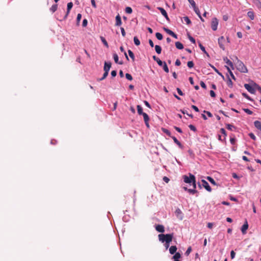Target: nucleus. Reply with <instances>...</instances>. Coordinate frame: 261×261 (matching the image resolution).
I'll return each mask as SVG.
<instances>
[{"instance_id": "f257e3e1", "label": "nucleus", "mask_w": 261, "mask_h": 261, "mask_svg": "<svg viewBox=\"0 0 261 261\" xmlns=\"http://www.w3.org/2000/svg\"><path fill=\"white\" fill-rule=\"evenodd\" d=\"M158 237L159 240L162 243L165 242L166 244H170L172 240L173 234H160Z\"/></svg>"}, {"instance_id": "f03ea898", "label": "nucleus", "mask_w": 261, "mask_h": 261, "mask_svg": "<svg viewBox=\"0 0 261 261\" xmlns=\"http://www.w3.org/2000/svg\"><path fill=\"white\" fill-rule=\"evenodd\" d=\"M184 181L187 184H192L193 187L196 188V179L194 175L190 173L189 176L187 175H184L182 176Z\"/></svg>"}, {"instance_id": "7ed1b4c3", "label": "nucleus", "mask_w": 261, "mask_h": 261, "mask_svg": "<svg viewBox=\"0 0 261 261\" xmlns=\"http://www.w3.org/2000/svg\"><path fill=\"white\" fill-rule=\"evenodd\" d=\"M236 58L237 59V62L236 63L237 69L241 72L247 73L248 72V70L246 66L241 61L238 60L237 57H236Z\"/></svg>"}, {"instance_id": "20e7f679", "label": "nucleus", "mask_w": 261, "mask_h": 261, "mask_svg": "<svg viewBox=\"0 0 261 261\" xmlns=\"http://www.w3.org/2000/svg\"><path fill=\"white\" fill-rule=\"evenodd\" d=\"M218 24V20L217 18L214 17L212 19L211 22V27L213 31H216L217 29Z\"/></svg>"}, {"instance_id": "39448f33", "label": "nucleus", "mask_w": 261, "mask_h": 261, "mask_svg": "<svg viewBox=\"0 0 261 261\" xmlns=\"http://www.w3.org/2000/svg\"><path fill=\"white\" fill-rule=\"evenodd\" d=\"M225 39L223 36H221L218 39V43L219 45V46L221 48H222L223 50L225 49Z\"/></svg>"}, {"instance_id": "423d86ee", "label": "nucleus", "mask_w": 261, "mask_h": 261, "mask_svg": "<svg viewBox=\"0 0 261 261\" xmlns=\"http://www.w3.org/2000/svg\"><path fill=\"white\" fill-rule=\"evenodd\" d=\"M244 87L248 92H249L251 94H254L255 92V90L254 88H253L249 84H244Z\"/></svg>"}, {"instance_id": "0eeeda50", "label": "nucleus", "mask_w": 261, "mask_h": 261, "mask_svg": "<svg viewBox=\"0 0 261 261\" xmlns=\"http://www.w3.org/2000/svg\"><path fill=\"white\" fill-rule=\"evenodd\" d=\"M202 186L208 192H211L212 189L208 182L204 179L201 180Z\"/></svg>"}, {"instance_id": "6e6552de", "label": "nucleus", "mask_w": 261, "mask_h": 261, "mask_svg": "<svg viewBox=\"0 0 261 261\" xmlns=\"http://www.w3.org/2000/svg\"><path fill=\"white\" fill-rule=\"evenodd\" d=\"M158 9L160 10L161 14L165 17L166 20L169 21V18L168 17L167 13L165 10L161 7H158Z\"/></svg>"}, {"instance_id": "1a4fd4ad", "label": "nucleus", "mask_w": 261, "mask_h": 261, "mask_svg": "<svg viewBox=\"0 0 261 261\" xmlns=\"http://www.w3.org/2000/svg\"><path fill=\"white\" fill-rule=\"evenodd\" d=\"M248 228V224L247 221H245L243 225L242 226L241 228V231L243 234L246 233V230Z\"/></svg>"}, {"instance_id": "9d476101", "label": "nucleus", "mask_w": 261, "mask_h": 261, "mask_svg": "<svg viewBox=\"0 0 261 261\" xmlns=\"http://www.w3.org/2000/svg\"><path fill=\"white\" fill-rule=\"evenodd\" d=\"M115 19H116L115 25L116 26H120L122 24V21H121V17L119 14L116 16Z\"/></svg>"}, {"instance_id": "9b49d317", "label": "nucleus", "mask_w": 261, "mask_h": 261, "mask_svg": "<svg viewBox=\"0 0 261 261\" xmlns=\"http://www.w3.org/2000/svg\"><path fill=\"white\" fill-rule=\"evenodd\" d=\"M111 67V62H105V66L103 68V70L106 72H109Z\"/></svg>"}, {"instance_id": "f8f14e48", "label": "nucleus", "mask_w": 261, "mask_h": 261, "mask_svg": "<svg viewBox=\"0 0 261 261\" xmlns=\"http://www.w3.org/2000/svg\"><path fill=\"white\" fill-rule=\"evenodd\" d=\"M72 7H73V4H72V2H70V3H68V4H67V13H66V15L64 17V19H65L67 17V16H68V14L69 13L71 8H72Z\"/></svg>"}, {"instance_id": "ddd939ff", "label": "nucleus", "mask_w": 261, "mask_h": 261, "mask_svg": "<svg viewBox=\"0 0 261 261\" xmlns=\"http://www.w3.org/2000/svg\"><path fill=\"white\" fill-rule=\"evenodd\" d=\"M155 229L158 232H162V233H163L165 231L164 227L162 225H160V224L157 225L155 226Z\"/></svg>"}, {"instance_id": "4468645a", "label": "nucleus", "mask_w": 261, "mask_h": 261, "mask_svg": "<svg viewBox=\"0 0 261 261\" xmlns=\"http://www.w3.org/2000/svg\"><path fill=\"white\" fill-rule=\"evenodd\" d=\"M152 58L155 61L157 62L160 66H162L163 65V62L159 58L156 57L155 56H153Z\"/></svg>"}, {"instance_id": "2eb2a0df", "label": "nucleus", "mask_w": 261, "mask_h": 261, "mask_svg": "<svg viewBox=\"0 0 261 261\" xmlns=\"http://www.w3.org/2000/svg\"><path fill=\"white\" fill-rule=\"evenodd\" d=\"M177 250V247L176 246H171L169 248V252L171 254H174Z\"/></svg>"}, {"instance_id": "dca6fc26", "label": "nucleus", "mask_w": 261, "mask_h": 261, "mask_svg": "<svg viewBox=\"0 0 261 261\" xmlns=\"http://www.w3.org/2000/svg\"><path fill=\"white\" fill-rule=\"evenodd\" d=\"M223 60L226 62V63L230 66L232 69H233V64L232 63V62L231 61H230L227 58H224L223 59Z\"/></svg>"}, {"instance_id": "f3484780", "label": "nucleus", "mask_w": 261, "mask_h": 261, "mask_svg": "<svg viewBox=\"0 0 261 261\" xmlns=\"http://www.w3.org/2000/svg\"><path fill=\"white\" fill-rule=\"evenodd\" d=\"M113 58H114V60L115 61V62L116 63H117V64H120V65H122L123 64V62L122 61L121 62H118L119 58H118V55L116 54H113Z\"/></svg>"}, {"instance_id": "a211bd4d", "label": "nucleus", "mask_w": 261, "mask_h": 261, "mask_svg": "<svg viewBox=\"0 0 261 261\" xmlns=\"http://www.w3.org/2000/svg\"><path fill=\"white\" fill-rule=\"evenodd\" d=\"M254 126L255 127L261 130V122L258 120H256V121H255L254 122Z\"/></svg>"}, {"instance_id": "6ab92c4d", "label": "nucleus", "mask_w": 261, "mask_h": 261, "mask_svg": "<svg viewBox=\"0 0 261 261\" xmlns=\"http://www.w3.org/2000/svg\"><path fill=\"white\" fill-rule=\"evenodd\" d=\"M175 46L178 49H182L184 48V45L180 42H176Z\"/></svg>"}, {"instance_id": "aec40b11", "label": "nucleus", "mask_w": 261, "mask_h": 261, "mask_svg": "<svg viewBox=\"0 0 261 261\" xmlns=\"http://www.w3.org/2000/svg\"><path fill=\"white\" fill-rule=\"evenodd\" d=\"M171 138L173 140L174 143H175L179 147H182V145L180 142L176 139L174 136H172Z\"/></svg>"}, {"instance_id": "412c9836", "label": "nucleus", "mask_w": 261, "mask_h": 261, "mask_svg": "<svg viewBox=\"0 0 261 261\" xmlns=\"http://www.w3.org/2000/svg\"><path fill=\"white\" fill-rule=\"evenodd\" d=\"M247 16L249 17L251 20H253L254 19V13L252 11H249L247 13Z\"/></svg>"}, {"instance_id": "4be33fe9", "label": "nucleus", "mask_w": 261, "mask_h": 261, "mask_svg": "<svg viewBox=\"0 0 261 261\" xmlns=\"http://www.w3.org/2000/svg\"><path fill=\"white\" fill-rule=\"evenodd\" d=\"M193 188V189H189V190H188V192L193 195L198 193V191L196 190V188H194V187Z\"/></svg>"}, {"instance_id": "5701e85b", "label": "nucleus", "mask_w": 261, "mask_h": 261, "mask_svg": "<svg viewBox=\"0 0 261 261\" xmlns=\"http://www.w3.org/2000/svg\"><path fill=\"white\" fill-rule=\"evenodd\" d=\"M155 50L156 52L157 53V54H160L162 51V48L160 46H159L158 45H156L155 46Z\"/></svg>"}, {"instance_id": "b1692460", "label": "nucleus", "mask_w": 261, "mask_h": 261, "mask_svg": "<svg viewBox=\"0 0 261 261\" xmlns=\"http://www.w3.org/2000/svg\"><path fill=\"white\" fill-rule=\"evenodd\" d=\"M137 108L138 113L139 115H142V114L144 113V112H143L142 108L141 106L138 105L137 106Z\"/></svg>"}, {"instance_id": "393cba45", "label": "nucleus", "mask_w": 261, "mask_h": 261, "mask_svg": "<svg viewBox=\"0 0 261 261\" xmlns=\"http://www.w3.org/2000/svg\"><path fill=\"white\" fill-rule=\"evenodd\" d=\"M58 8V5L57 4L53 5L50 8V10L52 13H54Z\"/></svg>"}, {"instance_id": "a878e982", "label": "nucleus", "mask_w": 261, "mask_h": 261, "mask_svg": "<svg viewBox=\"0 0 261 261\" xmlns=\"http://www.w3.org/2000/svg\"><path fill=\"white\" fill-rule=\"evenodd\" d=\"M162 66H163V68L164 70L166 73H168L169 72V68H168V67L166 62H164L163 64V65Z\"/></svg>"}, {"instance_id": "bb28decb", "label": "nucleus", "mask_w": 261, "mask_h": 261, "mask_svg": "<svg viewBox=\"0 0 261 261\" xmlns=\"http://www.w3.org/2000/svg\"><path fill=\"white\" fill-rule=\"evenodd\" d=\"M143 116L144 120L145 122H146V121H149V118L148 115L146 113H144L142 114Z\"/></svg>"}, {"instance_id": "cd10ccee", "label": "nucleus", "mask_w": 261, "mask_h": 261, "mask_svg": "<svg viewBox=\"0 0 261 261\" xmlns=\"http://www.w3.org/2000/svg\"><path fill=\"white\" fill-rule=\"evenodd\" d=\"M134 43L137 46H139V45H140V41L136 36L134 37Z\"/></svg>"}, {"instance_id": "c85d7f7f", "label": "nucleus", "mask_w": 261, "mask_h": 261, "mask_svg": "<svg viewBox=\"0 0 261 261\" xmlns=\"http://www.w3.org/2000/svg\"><path fill=\"white\" fill-rule=\"evenodd\" d=\"M226 67L227 68V70L228 73H229L230 75L232 77V79L235 80H236L235 76L233 75V74L232 72V71H231L230 69L228 67H227V66H226Z\"/></svg>"}, {"instance_id": "c756f323", "label": "nucleus", "mask_w": 261, "mask_h": 261, "mask_svg": "<svg viewBox=\"0 0 261 261\" xmlns=\"http://www.w3.org/2000/svg\"><path fill=\"white\" fill-rule=\"evenodd\" d=\"M206 178L212 184L214 185H216V182L212 177L210 176H207Z\"/></svg>"}, {"instance_id": "7c9ffc66", "label": "nucleus", "mask_w": 261, "mask_h": 261, "mask_svg": "<svg viewBox=\"0 0 261 261\" xmlns=\"http://www.w3.org/2000/svg\"><path fill=\"white\" fill-rule=\"evenodd\" d=\"M128 55L132 60L134 61L135 60V56L133 52L131 50H128Z\"/></svg>"}, {"instance_id": "2f4dec72", "label": "nucleus", "mask_w": 261, "mask_h": 261, "mask_svg": "<svg viewBox=\"0 0 261 261\" xmlns=\"http://www.w3.org/2000/svg\"><path fill=\"white\" fill-rule=\"evenodd\" d=\"M100 39L105 46H106L107 47H109L108 43L105 38L103 37H100Z\"/></svg>"}, {"instance_id": "473e14b6", "label": "nucleus", "mask_w": 261, "mask_h": 261, "mask_svg": "<svg viewBox=\"0 0 261 261\" xmlns=\"http://www.w3.org/2000/svg\"><path fill=\"white\" fill-rule=\"evenodd\" d=\"M125 12L127 14H131L133 12V10L130 7H126L125 9Z\"/></svg>"}, {"instance_id": "72a5a7b5", "label": "nucleus", "mask_w": 261, "mask_h": 261, "mask_svg": "<svg viewBox=\"0 0 261 261\" xmlns=\"http://www.w3.org/2000/svg\"><path fill=\"white\" fill-rule=\"evenodd\" d=\"M181 257V255L179 252H175L173 256L174 259H178Z\"/></svg>"}, {"instance_id": "f704fd0d", "label": "nucleus", "mask_w": 261, "mask_h": 261, "mask_svg": "<svg viewBox=\"0 0 261 261\" xmlns=\"http://www.w3.org/2000/svg\"><path fill=\"white\" fill-rule=\"evenodd\" d=\"M193 9H194V10L195 11V12L196 13V14L198 16H200V11L199 10V9L196 7V6H195V7H193Z\"/></svg>"}, {"instance_id": "c9c22d12", "label": "nucleus", "mask_w": 261, "mask_h": 261, "mask_svg": "<svg viewBox=\"0 0 261 261\" xmlns=\"http://www.w3.org/2000/svg\"><path fill=\"white\" fill-rule=\"evenodd\" d=\"M155 36L159 40H161L163 39V35L160 33H156L155 34Z\"/></svg>"}, {"instance_id": "e433bc0d", "label": "nucleus", "mask_w": 261, "mask_h": 261, "mask_svg": "<svg viewBox=\"0 0 261 261\" xmlns=\"http://www.w3.org/2000/svg\"><path fill=\"white\" fill-rule=\"evenodd\" d=\"M82 18V15L81 14H78L76 17V22L77 24L79 25V23L80 22L81 19Z\"/></svg>"}, {"instance_id": "4c0bfd02", "label": "nucleus", "mask_w": 261, "mask_h": 261, "mask_svg": "<svg viewBox=\"0 0 261 261\" xmlns=\"http://www.w3.org/2000/svg\"><path fill=\"white\" fill-rule=\"evenodd\" d=\"M162 129H163V132H164V133H165L167 135H168V136L171 137H172V136H171V134L169 130H168V129H165V128H162Z\"/></svg>"}, {"instance_id": "58836bf2", "label": "nucleus", "mask_w": 261, "mask_h": 261, "mask_svg": "<svg viewBox=\"0 0 261 261\" xmlns=\"http://www.w3.org/2000/svg\"><path fill=\"white\" fill-rule=\"evenodd\" d=\"M120 49L121 51H122V52H123V53H124V55H125V58H126V59H127V60H129L128 57V56H127V54H126V52H125V51L124 50V48L123 47V46H121V47H120Z\"/></svg>"}, {"instance_id": "ea45409f", "label": "nucleus", "mask_w": 261, "mask_h": 261, "mask_svg": "<svg viewBox=\"0 0 261 261\" xmlns=\"http://www.w3.org/2000/svg\"><path fill=\"white\" fill-rule=\"evenodd\" d=\"M220 132L222 134H223L224 135V139H225L227 134H226V132L225 130V129L223 128H221Z\"/></svg>"}, {"instance_id": "a19ab883", "label": "nucleus", "mask_w": 261, "mask_h": 261, "mask_svg": "<svg viewBox=\"0 0 261 261\" xmlns=\"http://www.w3.org/2000/svg\"><path fill=\"white\" fill-rule=\"evenodd\" d=\"M184 19L186 22L187 24H190L191 23V21L188 17H187V16L184 17Z\"/></svg>"}, {"instance_id": "79ce46f5", "label": "nucleus", "mask_w": 261, "mask_h": 261, "mask_svg": "<svg viewBox=\"0 0 261 261\" xmlns=\"http://www.w3.org/2000/svg\"><path fill=\"white\" fill-rule=\"evenodd\" d=\"M226 128L230 130H232L233 128H235V127L233 125L230 124H227L226 125Z\"/></svg>"}, {"instance_id": "37998d69", "label": "nucleus", "mask_w": 261, "mask_h": 261, "mask_svg": "<svg viewBox=\"0 0 261 261\" xmlns=\"http://www.w3.org/2000/svg\"><path fill=\"white\" fill-rule=\"evenodd\" d=\"M125 77L129 81L133 80V77H132V75L129 73H126Z\"/></svg>"}, {"instance_id": "c03bdc74", "label": "nucleus", "mask_w": 261, "mask_h": 261, "mask_svg": "<svg viewBox=\"0 0 261 261\" xmlns=\"http://www.w3.org/2000/svg\"><path fill=\"white\" fill-rule=\"evenodd\" d=\"M164 30L169 35H171V34L173 32L171 30H169V29L164 28Z\"/></svg>"}, {"instance_id": "a18cd8bd", "label": "nucleus", "mask_w": 261, "mask_h": 261, "mask_svg": "<svg viewBox=\"0 0 261 261\" xmlns=\"http://www.w3.org/2000/svg\"><path fill=\"white\" fill-rule=\"evenodd\" d=\"M199 46L200 49H201V50H202L205 54L208 55L207 52L206 51V50L205 49L204 47L200 43H199Z\"/></svg>"}, {"instance_id": "49530a36", "label": "nucleus", "mask_w": 261, "mask_h": 261, "mask_svg": "<svg viewBox=\"0 0 261 261\" xmlns=\"http://www.w3.org/2000/svg\"><path fill=\"white\" fill-rule=\"evenodd\" d=\"M187 66L190 68H191L194 66V63L193 62V61H188L187 63Z\"/></svg>"}, {"instance_id": "de8ad7c7", "label": "nucleus", "mask_w": 261, "mask_h": 261, "mask_svg": "<svg viewBox=\"0 0 261 261\" xmlns=\"http://www.w3.org/2000/svg\"><path fill=\"white\" fill-rule=\"evenodd\" d=\"M243 111L249 115H251L253 113V112L248 109H243Z\"/></svg>"}, {"instance_id": "09e8293b", "label": "nucleus", "mask_w": 261, "mask_h": 261, "mask_svg": "<svg viewBox=\"0 0 261 261\" xmlns=\"http://www.w3.org/2000/svg\"><path fill=\"white\" fill-rule=\"evenodd\" d=\"M227 84L228 87H232V82L231 81L230 79L229 78V77H228V79L227 80Z\"/></svg>"}, {"instance_id": "8fccbe9b", "label": "nucleus", "mask_w": 261, "mask_h": 261, "mask_svg": "<svg viewBox=\"0 0 261 261\" xmlns=\"http://www.w3.org/2000/svg\"><path fill=\"white\" fill-rule=\"evenodd\" d=\"M191 251H192L191 247H188V248L187 249V251L185 252V254L186 255H189V254L191 253Z\"/></svg>"}, {"instance_id": "3c124183", "label": "nucleus", "mask_w": 261, "mask_h": 261, "mask_svg": "<svg viewBox=\"0 0 261 261\" xmlns=\"http://www.w3.org/2000/svg\"><path fill=\"white\" fill-rule=\"evenodd\" d=\"M189 127L190 128V129L191 130H192L194 132L196 131V128L193 125H192V124L189 125Z\"/></svg>"}, {"instance_id": "603ef678", "label": "nucleus", "mask_w": 261, "mask_h": 261, "mask_svg": "<svg viewBox=\"0 0 261 261\" xmlns=\"http://www.w3.org/2000/svg\"><path fill=\"white\" fill-rule=\"evenodd\" d=\"M189 2L190 3V4L192 5V6L193 7H195L196 4L194 0H188Z\"/></svg>"}, {"instance_id": "864d4df0", "label": "nucleus", "mask_w": 261, "mask_h": 261, "mask_svg": "<svg viewBox=\"0 0 261 261\" xmlns=\"http://www.w3.org/2000/svg\"><path fill=\"white\" fill-rule=\"evenodd\" d=\"M176 90H177V91L178 93L180 95H181V96L184 95V93L182 92V91L181 90V89H180V88H176Z\"/></svg>"}, {"instance_id": "5fc2aeb1", "label": "nucleus", "mask_w": 261, "mask_h": 261, "mask_svg": "<svg viewBox=\"0 0 261 261\" xmlns=\"http://www.w3.org/2000/svg\"><path fill=\"white\" fill-rule=\"evenodd\" d=\"M236 253L233 250L231 251L230 252V257L231 259H233L235 257Z\"/></svg>"}, {"instance_id": "6e6d98bb", "label": "nucleus", "mask_w": 261, "mask_h": 261, "mask_svg": "<svg viewBox=\"0 0 261 261\" xmlns=\"http://www.w3.org/2000/svg\"><path fill=\"white\" fill-rule=\"evenodd\" d=\"M87 23H88V21H87V20L86 19H84L83 20V24H82L83 26L84 27H86V26L87 25Z\"/></svg>"}, {"instance_id": "4d7b16f0", "label": "nucleus", "mask_w": 261, "mask_h": 261, "mask_svg": "<svg viewBox=\"0 0 261 261\" xmlns=\"http://www.w3.org/2000/svg\"><path fill=\"white\" fill-rule=\"evenodd\" d=\"M120 30H121V34H122V36L123 37H125L126 34H125V32L124 29L123 28H121Z\"/></svg>"}, {"instance_id": "13d9d810", "label": "nucleus", "mask_w": 261, "mask_h": 261, "mask_svg": "<svg viewBox=\"0 0 261 261\" xmlns=\"http://www.w3.org/2000/svg\"><path fill=\"white\" fill-rule=\"evenodd\" d=\"M200 86H201L202 88H203L204 89H206V85L205 84V83L203 81H201L200 82Z\"/></svg>"}, {"instance_id": "bf43d9fd", "label": "nucleus", "mask_w": 261, "mask_h": 261, "mask_svg": "<svg viewBox=\"0 0 261 261\" xmlns=\"http://www.w3.org/2000/svg\"><path fill=\"white\" fill-rule=\"evenodd\" d=\"M111 75L112 76V77H115L116 76V74H117V72L116 70H113L111 71Z\"/></svg>"}, {"instance_id": "052dcab7", "label": "nucleus", "mask_w": 261, "mask_h": 261, "mask_svg": "<svg viewBox=\"0 0 261 261\" xmlns=\"http://www.w3.org/2000/svg\"><path fill=\"white\" fill-rule=\"evenodd\" d=\"M91 4L92 6L96 8V5L95 0H91Z\"/></svg>"}, {"instance_id": "680f3d73", "label": "nucleus", "mask_w": 261, "mask_h": 261, "mask_svg": "<svg viewBox=\"0 0 261 261\" xmlns=\"http://www.w3.org/2000/svg\"><path fill=\"white\" fill-rule=\"evenodd\" d=\"M204 113H206L209 117H212L213 116L212 113L209 111H204Z\"/></svg>"}, {"instance_id": "e2e57ef3", "label": "nucleus", "mask_w": 261, "mask_h": 261, "mask_svg": "<svg viewBox=\"0 0 261 261\" xmlns=\"http://www.w3.org/2000/svg\"><path fill=\"white\" fill-rule=\"evenodd\" d=\"M230 142L231 144H234V143L236 142V139L234 138H231L230 139Z\"/></svg>"}, {"instance_id": "0e129e2a", "label": "nucleus", "mask_w": 261, "mask_h": 261, "mask_svg": "<svg viewBox=\"0 0 261 261\" xmlns=\"http://www.w3.org/2000/svg\"><path fill=\"white\" fill-rule=\"evenodd\" d=\"M189 39L192 43H195V40L193 37H191V36H189Z\"/></svg>"}, {"instance_id": "69168bd1", "label": "nucleus", "mask_w": 261, "mask_h": 261, "mask_svg": "<svg viewBox=\"0 0 261 261\" xmlns=\"http://www.w3.org/2000/svg\"><path fill=\"white\" fill-rule=\"evenodd\" d=\"M249 135L251 139H252L254 140H255L256 137L253 133H250Z\"/></svg>"}, {"instance_id": "338daca9", "label": "nucleus", "mask_w": 261, "mask_h": 261, "mask_svg": "<svg viewBox=\"0 0 261 261\" xmlns=\"http://www.w3.org/2000/svg\"><path fill=\"white\" fill-rule=\"evenodd\" d=\"M163 180L166 182V183H168L169 181V179L167 176H164L163 178Z\"/></svg>"}, {"instance_id": "774afa93", "label": "nucleus", "mask_w": 261, "mask_h": 261, "mask_svg": "<svg viewBox=\"0 0 261 261\" xmlns=\"http://www.w3.org/2000/svg\"><path fill=\"white\" fill-rule=\"evenodd\" d=\"M210 95L213 97H215L216 96L215 93L214 92V91H213V90L210 91Z\"/></svg>"}]
</instances>
